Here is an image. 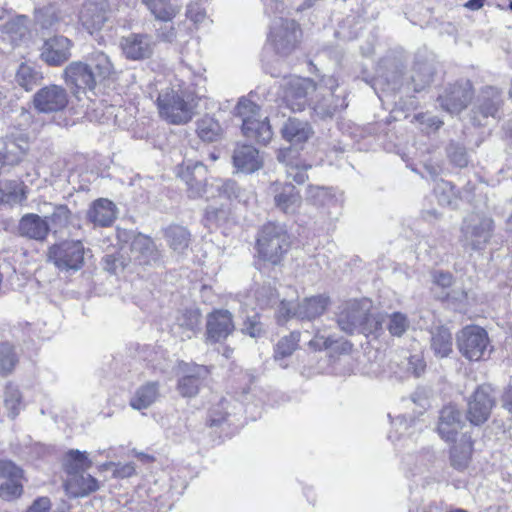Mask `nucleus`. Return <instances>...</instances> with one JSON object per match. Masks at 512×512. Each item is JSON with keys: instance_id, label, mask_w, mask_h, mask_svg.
Listing matches in <instances>:
<instances>
[{"instance_id": "obj_1", "label": "nucleus", "mask_w": 512, "mask_h": 512, "mask_svg": "<svg viewBox=\"0 0 512 512\" xmlns=\"http://www.w3.org/2000/svg\"><path fill=\"white\" fill-rule=\"evenodd\" d=\"M197 93L179 79L162 89L156 99L159 115L173 125H183L191 121L197 105Z\"/></svg>"}, {"instance_id": "obj_2", "label": "nucleus", "mask_w": 512, "mask_h": 512, "mask_svg": "<svg viewBox=\"0 0 512 512\" xmlns=\"http://www.w3.org/2000/svg\"><path fill=\"white\" fill-rule=\"evenodd\" d=\"M260 107L246 97L239 99L235 108L236 115L242 119V132L259 143H268L273 136L268 118L259 113Z\"/></svg>"}, {"instance_id": "obj_3", "label": "nucleus", "mask_w": 512, "mask_h": 512, "mask_svg": "<svg viewBox=\"0 0 512 512\" xmlns=\"http://www.w3.org/2000/svg\"><path fill=\"white\" fill-rule=\"evenodd\" d=\"M257 247L265 260L278 264L290 247V237L283 225L269 222L259 233Z\"/></svg>"}, {"instance_id": "obj_4", "label": "nucleus", "mask_w": 512, "mask_h": 512, "mask_svg": "<svg viewBox=\"0 0 512 512\" xmlns=\"http://www.w3.org/2000/svg\"><path fill=\"white\" fill-rule=\"evenodd\" d=\"M85 248L79 240H67L52 245L48 250V260L59 270L76 272L83 267Z\"/></svg>"}, {"instance_id": "obj_5", "label": "nucleus", "mask_w": 512, "mask_h": 512, "mask_svg": "<svg viewBox=\"0 0 512 512\" xmlns=\"http://www.w3.org/2000/svg\"><path fill=\"white\" fill-rule=\"evenodd\" d=\"M456 339L460 353L470 361L481 360L487 352L489 337L480 326H465L458 332Z\"/></svg>"}, {"instance_id": "obj_6", "label": "nucleus", "mask_w": 512, "mask_h": 512, "mask_svg": "<svg viewBox=\"0 0 512 512\" xmlns=\"http://www.w3.org/2000/svg\"><path fill=\"white\" fill-rule=\"evenodd\" d=\"M503 105L501 91L487 86L481 90L471 110V120L474 125L484 126L488 118L496 119Z\"/></svg>"}, {"instance_id": "obj_7", "label": "nucleus", "mask_w": 512, "mask_h": 512, "mask_svg": "<svg viewBox=\"0 0 512 512\" xmlns=\"http://www.w3.org/2000/svg\"><path fill=\"white\" fill-rule=\"evenodd\" d=\"M495 404L493 388L489 384L478 386L467 403L466 417L468 421L476 426L485 423Z\"/></svg>"}, {"instance_id": "obj_8", "label": "nucleus", "mask_w": 512, "mask_h": 512, "mask_svg": "<svg viewBox=\"0 0 512 512\" xmlns=\"http://www.w3.org/2000/svg\"><path fill=\"white\" fill-rule=\"evenodd\" d=\"M301 31L294 20L275 19L269 35V40L279 54H288L296 46Z\"/></svg>"}, {"instance_id": "obj_9", "label": "nucleus", "mask_w": 512, "mask_h": 512, "mask_svg": "<svg viewBox=\"0 0 512 512\" xmlns=\"http://www.w3.org/2000/svg\"><path fill=\"white\" fill-rule=\"evenodd\" d=\"M494 221L489 217L469 216L462 226L465 243L472 249H482L492 237Z\"/></svg>"}, {"instance_id": "obj_10", "label": "nucleus", "mask_w": 512, "mask_h": 512, "mask_svg": "<svg viewBox=\"0 0 512 512\" xmlns=\"http://www.w3.org/2000/svg\"><path fill=\"white\" fill-rule=\"evenodd\" d=\"M69 102L67 90L50 84L40 88L33 96V106L39 113H56L64 110Z\"/></svg>"}, {"instance_id": "obj_11", "label": "nucleus", "mask_w": 512, "mask_h": 512, "mask_svg": "<svg viewBox=\"0 0 512 512\" xmlns=\"http://www.w3.org/2000/svg\"><path fill=\"white\" fill-rule=\"evenodd\" d=\"M64 80L75 96L78 93L93 91L97 85V76L91 65L82 61H73L64 69Z\"/></svg>"}, {"instance_id": "obj_12", "label": "nucleus", "mask_w": 512, "mask_h": 512, "mask_svg": "<svg viewBox=\"0 0 512 512\" xmlns=\"http://www.w3.org/2000/svg\"><path fill=\"white\" fill-rule=\"evenodd\" d=\"M473 95L471 82L464 80L448 86L444 93L439 95L438 101L443 110L450 114H458L468 106Z\"/></svg>"}, {"instance_id": "obj_13", "label": "nucleus", "mask_w": 512, "mask_h": 512, "mask_svg": "<svg viewBox=\"0 0 512 512\" xmlns=\"http://www.w3.org/2000/svg\"><path fill=\"white\" fill-rule=\"evenodd\" d=\"M153 37L146 33H129L119 40L122 55L131 61H143L149 59L155 49Z\"/></svg>"}, {"instance_id": "obj_14", "label": "nucleus", "mask_w": 512, "mask_h": 512, "mask_svg": "<svg viewBox=\"0 0 512 512\" xmlns=\"http://www.w3.org/2000/svg\"><path fill=\"white\" fill-rule=\"evenodd\" d=\"M111 6L109 0H85L79 20L90 33L100 30L109 19Z\"/></svg>"}, {"instance_id": "obj_15", "label": "nucleus", "mask_w": 512, "mask_h": 512, "mask_svg": "<svg viewBox=\"0 0 512 512\" xmlns=\"http://www.w3.org/2000/svg\"><path fill=\"white\" fill-rule=\"evenodd\" d=\"M369 308L370 305L367 301L350 300L345 302L339 307L337 314L339 328L347 334L358 332Z\"/></svg>"}, {"instance_id": "obj_16", "label": "nucleus", "mask_w": 512, "mask_h": 512, "mask_svg": "<svg viewBox=\"0 0 512 512\" xmlns=\"http://www.w3.org/2000/svg\"><path fill=\"white\" fill-rule=\"evenodd\" d=\"M178 176L185 181L190 197H201L207 192V168L202 162L192 160L183 162L179 166Z\"/></svg>"}, {"instance_id": "obj_17", "label": "nucleus", "mask_w": 512, "mask_h": 512, "mask_svg": "<svg viewBox=\"0 0 512 512\" xmlns=\"http://www.w3.org/2000/svg\"><path fill=\"white\" fill-rule=\"evenodd\" d=\"M182 376L178 380L177 389L183 397H194L199 388L208 377V367L197 364L183 363L180 365Z\"/></svg>"}, {"instance_id": "obj_18", "label": "nucleus", "mask_w": 512, "mask_h": 512, "mask_svg": "<svg viewBox=\"0 0 512 512\" xmlns=\"http://www.w3.org/2000/svg\"><path fill=\"white\" fill-rule=\"evenodd\" d=\"M232 314L228 310H214L207 316L206 339L210 343L225 340L233 331Z\"/></svg>"}, {"instance_id": "obj_19", "label": "nucleus", "mask_w": 512, "mask_h": 512, "mask_svg": "<svg viewBox=\"0 0 512 512\" xmlns=\"http://www.w3.org/2000/svg\"><path fill=\"white\" fill-rule=\"evenodd\" d=\"M13 11L9 9L0 10V20L7 21L0 26L4 40L16 46L29 34V18L26 15L12 16Z\"/></svg>"}, {"instance_id": "obj_20", "label": "nucleus", "mask_w": 512, "mask_h": 512, "mask_svg": "<svg viewBox=\"0 0 512 512\" xmlns=\"http://www.w3.org/2000/svg\"><path fill=\"white\" fill-rule=\"evenodd\" d=\"M0 156L5 165L20 164L29 151V139L23 133H11L3 138Z\"/></svg>"}, {"instance_id": "obj_21", "label": "nucleus", "mask_w": 512, "mask_h": 512, "mask_svg": "<svg viewBox=\"0 0 512 512\" xmlns=\"http://www.w3.org/2000/svg\"><path fill=\"white\" fill-rule=\"evenodd\" d=\"M271 192L276 208L285 214H294L301 206L302 198L299 191L291 183H273Z\"/></svg>"}, {"instance_id": "obj_22", "label": "nucleus", "mask_w": 512, "mask_h": 512, "mask_svg": "<svg viewBox=\"0 0 512 512\" xmlns=\"http://www.w3.org/2000/svg\"><path fill=\"white\" fill-rule=\"evenodd\" d=\"M464 422L462 413L453 405H447L440 411L438 433L447 442H454Z\"/></svg>"}, {"instance_id": "obj_23", "label": "nucleus", "mask_w": 512, "mask_h": 512, "mask_svg": "<svg viewBox=\"0 0 512 512\" xmlns=\"http://www.w3.org/2000/svg\"><path fill=\"white\" fill-rule=\"evenodd\" d=\"M72 43L64 36H56L45 41L41 58L49 65L57 66L67 61L71 56Z\"/></svg>"}, {"instance_id": "obj_24", "label": "nucleus", "mask_w": 512, "mask_h": 512, "mask_svg": "<svg viewBox=\"0 0 512 512\" xmlns=\"http://www.w3.org/2000/svg\"><path fill=\"white\" fill-rule=\"evenodd\" d=\"M232 158L235 168L246 174L259 170L263 165L259 151L252 145H238Z\"/></svg>"}, {"instance_id": "obj_25", "label": "nucleus", "mask_w": 512, "mask_h": 512, "mask_svg": "<svg viewBox=\"0 0 512 512\" xmlns=\"http://www.w3.org/2000/svg\"><path fill=\"white\" fill-rule=\"evenodd\" d=\"M64 488L70 498L86 497L99 489V482L90 474H85V472L76 473L67 476Z\"/></svg>"}, {"instance_id": "obj_26", "label": "nucleus", "mask_w": 512, "mask_h": 512, "mask_svg": "<svg viewBox=\"0 0 512 512\" xmlns=\"http://www.w3.org/2000/svg\"><path fill=\"white\" fill-rule=\"evenodd\" d=\"M130 250L132 257L140 264L150 265L156 263L160 258V253L153 240L143 234L133 236Z\"/></svg>"}, {"instance_id": "obj_27", "label": "nucleus", "mask_w": 512, "mask_h": 512, "mask_svg": "<svg viewBox=\"0 0 512 512\" xmlns=\"http://www.w3.org/2000/svg\"><path fill=\"white\" fill-rule=\"evenodd\" d=\"M19 233L29 239L43 241L47 238L50 226L45 218L34 213H28L22 216L19 222Z\"/></svg>"}, {"instance_id": "obj_28", "label": "nucleus", "mask_w": 512, "mask_h": 512, "mask_svg": "<svg viewBox=\"0 0 512 512\" xmlns=\"http://www.w3.org/2000/svg\"><path fill=\"white\" fill-rule=\"evenodd\" d=\"M313 88V83L310 79L293 77L285 87L284 99L291 106L292 109L301 110L305 104V99L308 91Z\"/></svg>"}, {"instance_id": "obj_29", "label": "nucleus", "mask_w": 512, "mask_h": 512, "mask_svg": "<svg viewBox=\"0 0 512 512\" xmlns=\"http://www.w3.org/2000/svg\"><path fill=\"white\" fill-rule=\"evenodd\" d=\"M87 218L96 226H110L116 219V206L105 198L95 200L87 211Z\"/></svg>"}, {"instance_id": "obj_30", "label": "nucleus", "mask_w": 512, "mask_h": 512, "mask_svg": "<svg viewBox=\"0 0 512 512\" xmlns=\"http://www.w3.org/2000/svg\"><path fill=\"white\" fill-rule=\"evenodd\" d=\"M329 303L330 299L326 295L306 297L297 305L296 318L300 320H314L326 311Z\"/></svg>"}, {"instance_id": "obj_31", "label": "nucleus", "mask_w": 512, "mask_h": 512, "mask_svg": "<svg viewBox=\"0 0 512 512\" xmlns=\"http://www.w3.org/2000/svg\"><path fill=\"white\" fill-rule=\"evenodd\" d=\"M160 396L159 383L149 381L138 387L130 399V406L135 410L147 409Z\"/></svg>"}, {"instance_id": "obj_32", "label": "nucleus", "mask_w": 512, "mask_h": 512, "mask_svg": "<svg viewBox=\"0 0 512 512\" xmlns=\"http://www.w3.org/2000/svg\"><path fill=\"white\" fill-rule=\"evenodd\" d=\"M88 65L97 76V81L110 79L116 74V69L110 57L102 51H93L88 56Z\"/></svg>"}, {"instance_id": "obj_33", "label": "nucleus", "mask_w": 512, "mask_h": 512, "mask_svg": "<svg viewBox=\"0 0 512 512\" xmlns=\"http://www.w3.org/2000/svg\"><path fill=\"white\" fill-rule=\"evenodd\" d=\"M311 132L310 125L297 118H289L282 128L283 138L294 144L305 142Z\"/></svg>"}, {"instance_id": "obj_34", "label": "nucleus", "mask_w": 512, "mask_h": 512, "mask_svg": "<svg viewBox=\"0 0 512 512\" xmlns=\"http://www.w3.org/2000/svg\"><path fill=\"white\" fill-rule=\"evenodd\" d=\"M64 18L63 11L55 5H47L35 10V21L43 29H57Z\"/></svg>"}, {"instance_id": "obj_35", "label": "nucleus", "mask_w": 512, "mask_h": 512, "mask_svg": "<svg viewBox=\"0 0 512 512\" xmlns=\"http://www.w3.org/2000/svg\"><path fill=\"white\" fill-rule=\"evenodd\" d=\"M151 14L160 21L170 22L179 12L178 5L171 0H142Z\"/></svg>"}, {"instance_id": "obj_36", "label": "nucleus", "mask_w": 512, "mask_h": 512, "mask_svg": "<svg viewBox=\"0 0 512 512\" xmlns=\"http://www.w3.org/2000/svg\"><path fill=\"white\" fill-rule=\"evenodd\" d=\"M452 334L446 327L440 326L432 331L431 349L437 357H447L452 352Z\"/></svg>"}, {"instance_id": "obj_37", "label": "nucleus", "mask_w": 512, "mask_h": 512, "mask_svg": "<svg viewBox=\"0 0 512 512\" xmlns=\"http://www.w3.org/2000/svg\"><path fill=\"white\" fill-rule=\"evenodd\" d=\"M321 85L325 86L329 92L330 97L333 100L332 103L326 105L318 104L316 109L320 111L324 116L331 117L335 112L342 110L347 107V104L345 103L344 98L337 97L334 100V92L336 88L338 87V81L334 76H324L321 79Z\"/></svg>"}, {"instance_id": "obj_38", "label": "nucleus", "mask_w": 512, "mask_h": 512, "mask_svg": "<svg viewBox=\"0 0 512 512\" xmlns=\"http://www.w3.org/2000/svg\"><path fill=\"white\" fill-rule=\"evenodd\" d=\"M199 314L195 311H186L177 319L172 327L175 335H178L182 340L190 339L199 326Z\"/></svg>"}, {"instance_id": "obj_39", "label": "nucleus", "mask_w": 512, "mask_h": 512, "mask_svg": "<svg viewBox=\"0 0 512 512\" xmlns=\"http://www.w3.org/2000/svg\"><path fill=\"white\" fill-rule=\"evenodd\" d=\"M63 466L68 476L76 473H84L92 466V461L88 458L86 452L72 449L66 453Z\"/></svg>"}, {"instance_id": "obj_40", "label": "nucleus", "mask_w": 512, "mask_h": 512, "mask_svg": "<svg viewBox=\"0 0 512 512\" xmlns=\"http://www.w3.org/2000/svg\"><path fill=\"white\" fill-rule=\"evenodd\" d=\"M165 238L170 248L178 254L184 253L190 243L189 231L179 225H171L165 230Z\"/></svg>"}, {"instance_id": "obj_41", "label": "nucleus", "mask_w": 512, "mask_h": 512, "mask_svg": "<svg viewBox=\"0 0 512 512\" xmlns=\"http://www.w3.org/2000/svg\"><path fill=\"white\" fill-rule=\"evenodd\" d=\"M433 75L434 69L430 63H415L411 74V82L413 84L414 91L420 92L428 86L432 82Z\"/></svg>"}, {"instance_id": "obj_42", "label": "nucleus", "mask_w": 512, "mask_h": 512, "mask_svg": "<svg viewBox=\"0 0 512 512\" xmlns=\"http://www.w3.org/2000/svg\"><path fill=\"white\" fill-rule=\"evenodd\" d=\"M472 452V442L470 437L463 435L461 443L454 445L450 451L451 464L456 469H463L467 466Z\"/></svg>"}, {"instance_id": "obj_43", "label": "nucleus", "mask_w": 512, "mask_h": 512, "mask_svg": "<svg viewBox=\"0 0 512 512\" xmlns=\"http://www.w3.org/2000/svg\"><path fill=\"white\" fill-rule=\"evenodd\" d=\"M40 80H42V75L33 66L27 63H21L19 65L15 74V81L26 91L32 90Z\"/></svg>"}, {"instance_id": "obj_44", "label": "nucleus", "mask_w": 512, "mask_h": 512, "mask_svg": "<svg viewBox=\"0 0 512 512\" xmlns=\"http://www.w3.org/2000/svg\"><path fill=\"white\" fill-rule=\"evenodd\" d=\"M4 407L8 412V416L12 419L17 417L21 410L24 409L22 394L19 388L13 384H8L4 391Z\"/></svg>"}, {"instance_id": "obj_45", "label": "nucleus", "mask_w": 512, "mask_h": 512, "mask_svg": "<svg viewBox=\"0 0 512 512\" xmlns=\"http://www.w3.org/2000/svg\"><path fill=\"white\" fill-rule=\"evenodd\" d=\"M197 134L206 142L217 141L222 134L219 122L210 116H204L197 122Z\"/></svg>"}, {"instance_id": "obj_46", "label": "nucleus", "mask_w": 512, "mask_h": 512, "mask_svg": "<svg viewBox=\"0 0 512 512\" xmlns=\"http://www.w3.org/2000/svg\"><path fill=\"white\" fill-rule=\"evenodd\" d=\"M300 341V332L293 331L289 335L283 336L274 347V359L282 360L291 356L298 348Z\"/></svg>"}, {"instance_id": "obj_47", "label": "nucleus", "mask_w": 512, "mask_h": 512, "mask_svg": "<svg viewBox=\"0 0 512 512\" xmlns=\"http://www.w3.org/2000/svg\"><path fill=\"white\" fill-rule=\"evenodd\" d=\"M18 363V355L13 345L0 343V375L10 374Z\"/></svg>"}, {"instance_id": "obj_48", "label": "nucleus", "mask_w": 512, "mask_h": 512, "mask_svg": "<svg viewBox=\"0 0 512 512\" xmlns=\"http://www.w3.org/2000/svg\"><path fill=\"white\" fill-rule=\"evenodd\" d=\"M46 219L50 221L52 228L57 232L72 224L73 215L66 205H56Z\"/></svg>"}, {"instance_id": "obj_49", "label": "nucleus", "mask_w": 512, "mask_h": 512, "mask_svg": "<svg viewBox=\"0 0 512 512\" xmlns=\"http://www.w3.org/2000/svg\"><path fill=\"white\" fill-rule=\"evenodd\" d=\"M385 323L390 335L395 337H401L404 335L410 326L407 316L401 312L389 314Z\"/></svg>"}, {"instance_id": "obj_50", "label": "nucleus", "mask_w": 512, "mask_h": 512, "mask_svg": "<svg viewBox=\"0 0 512 512\" xmlns=\"http://www.w3.org/2000/svg\"><path fill=\"white\" fill-rule=\"evenodd\" d=\"M307 200L315 205L325 206L336 202L331 189L323 186L309 185L307 188Z\"/></svg>"}, {"instance_id": "obj_51", "label": "nucleus", "mask_w": 512, "mask_h": 512, "mask_svg": "<svg viewBox=\"0 0 512 512\" xmlns=\"http://www.w3.org/2000/svg\"><path fill=\"white\" fill-rule=\"evenodd\" d=\"M393 424L400 432V436H412L416 430H421L423 427V424L414 418L408 421L405 415L398 416Z\"/></svg>"}, {"instance_id": "obj_52", "label": "nucleus", "mask_w": 512, "mask_h": 512, "mask_svg": "<svg viewBox=\"0 0 512 512\" xmlns=\"http://www.w3.org/2000/svg\"><path fill=\"white\" fill-rule=\"evenodd\" d=\"M20 479L7 480L0 486V498L10 501L19 497L23 492V486Z\"/></svg>"}, {"instance_id": "obj_53", "label": "nucleus", "mask_w": 512, "mask_h": 512, "mask_svg": "<svg viewBox=\"0 0 512 512\" xmlns=\"http://www.w3.org/2000/svg\"><path fill=\"white\" fill-rule=\"evenodd\" d=\"M434 194L440 205H449L454 195L453 186L448 181L440 180L434 187Z\"/></svg>"}, {"instance_id": "obj_54", "label": "nucleus", "mask_w": 512, "mask_h": 512, "mask_svg": "<svg viewBox=\"0 0 512 512\" xmlns=\"http://www.w3.org/2000/svg\"><path fill=\"white\" fill-rule=\"evenodd\" d=\"M385 320L379 315H372L366 312L365 319H363V325L359 327L358 332L363 334H373L382 329V324Z\"/></svg>"}, {"instance_id": "obj_55", "label": "nucleus", "mask_w": 512, "mask_h": 512, "mask_svg": "<svg viewBox=\"0 0 512 512\" xmlns=\"http://www.w3.org/2000/svg\"><path fill=\"white\" fill-rule=\"evenodd\" d=\"M311 166L300 165L298 162L286 164V175L287 178L292 179L297 184H303L307 179V169Z\"/></svg>"}, {"instance_id": "obj_56", "label": "nucleus", "mask_w": 512, "mask_h": 512, "mask_svg": "<svg viewBox=\"0 0 512 512\" xmlns=\"http://www.w3.org/2000/svg\"><path fill=\"white\" fill-rule=\"evenodd\" d=\"M448 156L452 163L458 167H465L468 165V156L466 149L456 143H451L447 148Z\"/></svg>"}, {"instance_id": "obj_57", "label": "nucleus", "mask_w": 512, "mask_h": 512, "mask_svg": "<svg viewBox=\"0 0 512 512\" xmlns=\"http://www.w3.org/2000/svg\"><path fill=\"white\" fill-rule=\"evenodd\" d=\"M416 122H418L423 130L435 131L438 130L442 125L443 121L440 120L437 116L430 115L427 113H420L414 116Z\"/></svg>"}, {"instance_id": "obj_58", "label": "nucleus", "mask_w": 512, "mask_h": 512, "mask_svg": "<svg viewBox=\"0 0 512 512\" xmlns=\"http://www.w3.org/2000/svg\"><path fill=\"white\" fill-rule=\"evenodd\" d=\"M23 471L9 460H0V478L21 479Z\"/></svg>"}, {"instance_id": "obj_59", "label": "nucleus", "mask_w": 512, "mask_h": 512, "mask_svg": "<svg viewBox=\"0 0 512 512\" xmlns=\"http://www.w3.org/2000/svg\"><path fill=\"white\" fill-rule=\"evenodd\" d=\"M297 306L291 301L281 300L277 308V320L279 323L286 322L287 320L295 317L296 318Z\"/></svg>"}, {"instance_id": "obj_60", "label": "nucleus", "mask_w": 512, "mask_h": 512, "mask_svg": "<svg viewBox=\"0 0 512 512\" xmlns=\"http://www.w3.org/2000/svg\"><path fill=\"white\" fill-rule=\"evenodd\" d=\"M277 294L272 288H261L256 292V299L261 307L270 306L276 303Z\"/></svg>"}, {"instance_id": "obj_61", "label": "nucleus", "mask_w": 512, "mask_h": 512, "mask_svg": "<svg viewBox=\"0 0 512 512\" xmlns=\"http://www.w3.org/2000/svg\"><path fill=\"white\" fill-rule=\"evenodd\" d=\"M426 364L421 355H412L407 359V370L410 371L415 377H419L424 373Z\"/></svg>"}, {"instance_id": "obj_62", "label": "nucleus", "mask_w": 512, "mask_h": 512, "mask_svg": "<svg viewBox=\"0 0 512 512\" xmlns=\"http://www.w3.org/2000/svg\"><path fill=\"white\" fill-rule=\"evenodd\" d=\"M186 15L194 23H202L206 18L205 10L197 3L187 6Z\"/></svg>"}, {"instance_id": "obj_63", "label": "nucleus", "mask_w": 512, "mask_h": 512, "mask_svg": "<svg viewBox=\"0 0 512 512\" xmlns=\"http://www.w3.org/2000/svg\"><path fill=\"white\" fill-rule=\"evenodd\" d=\"M157 37L165 42H172L176 38V32L172 24L165 22L157 29Z\"/></svg>"}, {"instance_id": "obj_64", "label": "nucleus", "mask_w": 512, "mask_h": 512, "mask_svg": "<svg viewBox=\"0 0 512 512\" xmlns=\"http://www.w3.org/2000/svg\"><path fill=\"white\" fill-rule=\"evenodd\" d=\"M51 508V502L48 497L36 499L26 512H48Z\"/></svg>"}]
</instances>
